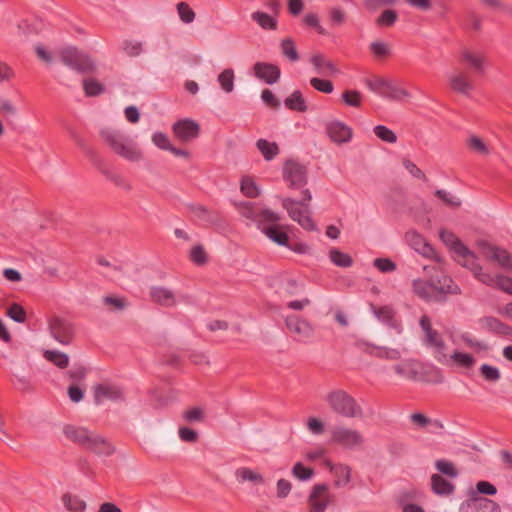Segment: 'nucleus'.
I'll list each match as a JSON object with an SVG mask.
<instances>
[{"label": "nucleus", "mask_w": 512, "mask_h": 512, "mask_svg": "<svg viewBox=\"0 0 512 512\" xmlns=\"http://www.w3.org/2000/svg\"><path fill=\"white\" fill-rule=\"evenodd\" d=\"M283 178L292 189H300L307 184V169L302 164L289 160L283 168Z\"/></svg>", "instance_id": "13"}, {"label": "nucleus", "mask_w": 512, "mask_h": 512, "mask_svg": "<svg viewBox=\"0 0 512 512\" xmlns=\"http://www.w3.org/2000/svg\"><path fill=\"white\" fill-rule=\"evenodd\" d=\"M374 134L383 142L386 143H396L397 135L388 127L384 125H377L373 129Z\"/></svg>", "instance_id": "47"}, {"label": "nucleus", "mask_w": 512, "mask_h": 512, "mask_svg": "<svg viewBox=\"0 0 512 512\" xmlns=\"http://www.w3.org/2000/svg\"><path fill=\"white\" fill-rule=\"evenodd\" d=\"M397 20V13L394 10H385L377 19L380 26H392Z\"/></svg>", "instance_id": "62"}, {"label": "nucleus", "mask_w": 512, "mask_h": 512, "mask_svg": "<svg viewBox=\"0 0 512 512\" xmlns=\"http://www.w3.org/2000/svg\"><path fill=\"white\" fill-rule=\"evenodd\" d=\"M291 473L300 481H308L314 476V470L312 468L305 467L301 462L294 464Z\"/></svg>", "instance_id": "45"}, {"label": "nucleus", "mask_w": 512, "mask_h": 512, "mask_svg": "<svg viewBox=\"0 0 512 512\" xmlns=\"http://www.w3.org/2000/svg\"><path fill=\"white\" fill-rule=\"evenodd\" d=\"M238 212L246 219L255 222L258 228L265 224L263 214L270 209H260L255 203L240 202L235 204Z\"/></svg>", "instance_id": "24"}, {"label": "nucleus", "mask_w": 512, "mask_h": 512, "mask_svg": "<svg viewBox=\"0 0 512 512\" xmlns=\"http://www.w3.org/2000/svg\"><path fill=\"white\" fill-rule=\"evenodd\" d=\"M263 217L265 224L259 227L262 233L277 245L288 247L287 229L289 226L279 224L281 217L273 211H266Z\"/></svg>", "instance_id": "7"}, {"label": "nucleus", "mask_w": 512, "mask_h": 512, "mask_svg": "<svg viewBox=\"0 0 512 512\" xmlns=\"http://www.w3.org/2000/svg\"><path fill=\"white\" fill-rule=\"evenodd\" d=\"M435 467L440 473H442L450 478H457L459 475V472L456 469V467L454 466V464L448 460H445V459L437 460L435 462Z\"/></svg>", "instance_id": "46"}, {"label": "nucleus", "mask_w": 512, "mask_h": 512, "mask_svg": "<svg viewBox=\"0 0 512 512\" xmlns=\"http://www.w3.org/2000/svg\"><path fill=\"white\" fill-rule=\"evenodd\" d=\"M123 52L130 57L139 56L143 51V45L139 41L126 40L122 43Z\"/></svg>", "instance_id": "49"}, {"label": "nucleus", "mask_w": 512, "mask_h": 512, "mask_svg": "<svg viewBox=\"0 0 512 512\" xmlns=\"http://www.w3.org/2000/svg\"><path fill=\"white\" fill-rule=\"evenodd\" d=\"M331 439L333 442L348 449L359 448L364 443V437L359 431L346 426L334 427L331 431Z\"/></svg>", "instance_id": "10"}, {"label": "nucleus", "mask_w": 512, "mask_h": 512, "mask_svg": "<svg viewBox=\"0 0 512 512\" xmlns=\"http://www.w3.org/2000/svg\"><path fill=\"white\" fill-rule=\"evenodd\" d=\"M459 512H501V506L494 500L472 491L470 497L460 504Z\"/></svg>", "instance_id": "11"}, {"label": "nucleus", "mask_w": 512, "mask_h": 512, "mask_svg": "<svg viewBox=\"0 0 512 512\" xmlns=\"http://www.w3.org/2000/svg\"><path fill=\"white\" fill-rule=\"evenodd\" d=\"M431 490L438 496H450L455 491V485L439 474L431 476Z\"/></svg>", "instance_id": "31"}, {"label": "nucleus", "mask_w": 512, "mask_h": 512, "mask_svg": "<svg viewBox=\"0 0 512 512\" xmlns=\"http://www.w3.org/2000/svg\"><path fill=\"white\" fill-rule=\"evenodd\" d=\"M285 106L293 111L306 112L308 107L302 93L298 90L294 91L284 101Z\"/></svg>", "instance_id": "35"}, {"label": "nucleus", "mask_w": 512, "mask_h": 512, "mask_svg": "<svg viewBox=\"0 0 512 512\" xmlns=\"http://www.w3.org/2000/svg\"><path fill=\"white\" fill-rule=\"evenodd\" d=\"M234 77V71L230 68L219 74L218 83L224 92L231 93L234 90Z\"/></svg>", "instance_id": "41"}, {"label": "nucleus", "mask_w": 512, "mask_h": 512, "mask_svg": "<svg viewBox=\"0 0 512 512\" xmlns=\"http://www.w3.org/2000/svg\"><path fill=\"white\" fill-rule=\"evenodd\" d=\"M325 402L332 412L342 417L361 418L363 416V410L356 399L344 390L336 389L328 392Z\"/></svg>", "instance_id": "5"}, {"label": "nucleus", "mask_w": 512, "mask_h": 512, "mask_svg": "<svg viewBox=\"0 0 512 512\" xmlns=\"http://www.w3.org/2000/svg\"><path fill=\"white\" fill-rule=\"evenodd\" d=\"M190 258L197 265H202L207 261L206 253L201 245H196L191 249Z\"/></svg>", "instance_id": "64"}, {"label": "nucleus", "mask_w": 512, "mask_h": 512, "mask_svg": "<svg viewBox=\"0 0 512 512\" xmlns=\"http://www.w3.org/2000/svg\"><path fill=\"white\" fill-rule=\"evenodd\" d=\"M285 324L289 332L295 334V339L302 343H309L314 337V328L310 322L296 315L287 316Z\"/></svg>", "instance_id": "12"}, {"label": "nucleus", "mask_w": 512, "mask_h": 512, "mask_svg": "<svg viewBox=\"0 0 512 512\" xmlns=\"http://www.w3.org/2000/svg\"><path fill=\"white\" fill-rule=\"evenodd\" d=\"M307 430L312 435H322L325 432V425L322 420L317 417H309L306 421Z\"/></svg>", "instance_id": "58"}, {"label": "nucleus", "mask_w": 512, "mask_h": 512, "mask_svg": "<svg viewBox=\"0 0 512 512\" xmlns=\"http://www.w3.org/2000/svg\"><path fill=\"white\" fill-rule=\"evenodd\" d=\"M100 136L112 152L119 157L130 162H139L143 159L142 150L121 131L106 128L101 130Z\"/></svg>", "instance_id": "3"}, {"label": "nucleus", "mask_w": 512, "mask_h": 512, "mask_svg": "<svg viewBox=\"0 0 512 512\" xmlns=\"http://www.w3.org/2000/svg\"><path fill=\"white\" fill-rule=\"evenodd\" d=\"M365 84L371 92L382 97L386 87H388V80L382 77H375L373 79H366Z\"/></svg>", "instance_id": "44"}, {"label": "nucleus", "mask_w": 512, "mask_h": 512, "mask_svg": "<svg viewBox=\"0 0 512 512\" xmlns=\"http://www.w3.org/2000/svg\"><path fill=\"white\" fill-rule=\"evenodd\" d=\"M370 51L377 58H384L390 55V45L384 41H374L369 45Z\"/></svg>", "instance_id": "48"}, {"label": "nucleus", "mask_w": 512, "mask_h": 512, "mask_svg": "<svg viewBox=\"0 0 512 512\" xmlns=\"http://www.w3.org/2000/svg\"><path fill=\"white\" fill-rule=\"evenodd\" d=\"M326 132L329 138L336 144L348 143L353 137L351 127L339 120L328 122L326 125Z\"/></svg>", "instance_id": "21"}, {"label": "nucleus", "mask_w": 512, "mask_h": 512, "mask_svg": "<svg viewBox=\"0 0 512 512\" xmlns=\"http://www.w3.org/2000/svg\"><path fill=\"white\" fill-rule=\"evenodd\" d=\"M235 478L238 483L242 484L245 482H251L254 485H264V476L256 470L249 467H239L235 471Z\"/></svg>", "instance_id": "29"}, {"label": "nucleus", "mask_w": 512, "mask_h": 512, "mask_svg": "<svg viewBox=\"0 0 512 512\" xmlns=\"http://www.w3.org/2000/svg\"><path fill=\"white\" fill-rule=\"evenodd\" d=\"M405 239L409 246L425 258L433 259L440 263L442 258L437 254L431 244H429L418 232L410 230L406 233Z\"/></svg>", "instance_id": "16"}, {"label": "nucleus", "mask_w": 512, "mask_h": 512, "mask_svg": "<svg viewBox=\"0 0 512 512\" xmlns=\"http://www.w3.org/2000/svg\"><path fill=\"white\" fill-rule=\"evenodd\" d=\"M477 245L481 255L485 259L497 263L504 269H512L511 256L505 249L491 245L485 241H479Z\"/></svg>", "instance_id": "14"}, {"label": "nucleus", "mask_w": 512, "mask_h": 512, "mask_svg": "<svg viewBox=\"0 0 512 512\" xmlns=\"http://www.w3.org/2000/svg\"><path fill=\"white\" fill-rule=\"evenodd\" d=\"M374 315L383 323L393 327L397 333L402 332L401 324L394 318V310L390 306L373 307Z\"/></svg>", "instance_id": "30"}, {"label": "nucleus", "mask_w": 512, "mask_h": 512, "mask_svg": "<svg viewBox=\"0 0 512 512\" xmlns=\"http://www.w3.org/2000/svg\"><path fill=\"white\" fill-rule=\"evenodd\" d=\"M240 190L245 196L249 198H256L260 195L259 187L250 176L242 177L240 182Z\"/></svg>", "instance_id": "38"}, {"label": "nucleus", "mask_w": 512, "mask_h": 512, "mask_svg": "<svg viewBox=\"0 0 512 512\" xmlns=\"http://www.w3.org/2000/svg\"><path fill=\"white\" fill-rule=\"evenodd\" d=\"M7 315L17 323H24L26 320V312L19 304H13L9 307Z\"/></svg>", "instance_id": "59"}, {"label": "nucleus", "mask_w": 512, "mask_h": 512, "mask_svg": "<svg viewBox=\"0 0 512 512\" xmlns=\"http://www.w3.org/2000/svg\"><path fill=\"white\" fill-rule=\"evenodd\" d=\"M484 325L492 332L504 334V335H510L512 334V328L501 321H499L497 318L494 317H486L483 319Z\"/></svg>", "instance_id": "39"}, {"label": "nucleus", "mask_w": 512, "mask_h": 512, "mask_svg": "<svg viewBox=\"0 0 512 512\" xmlns=\"http://www.w3.org/2000/svg\"><path fill=\"white\" fill-rule=\"evenodd\" d=\"M83 89L87 97L98 96L104 92L103 84L93 78L83 80Z\"/></svg>", "instance_id": "43"}, {"label": "nucleus", "mask_w": 512, "mask_h": 512, "mask_svg": "<svg viewBox=\"0 0 512 512\" xmlns=\"http://www.w3.org/2000/svg\"><path fill=\"white\" fill-rule=\"evenodd\" d=\"M251 19L264 30H276L278 27L277 16L263 11H255L251 14Z\"/></svg>", "instance_id": "32"}, {"label": "nucleus", "mask_w": 512, "mask_h": 512, "mask_svg": "<svg viewBox=\"0 0 512 512\" xmlns=\"http://www.w3.org/2000/svg\"><path fill=\"white\" fill-rule=\"evenodd\" d=\"M333 472L336 477L335 486L343 487L350 482L351 470L348 466L338 465L333 468Z\"/></svg>", "instance_id": "42"}, {"label": "nucleus", "mask_w": 512, "mask_h": 512, "mask_svg": "<svg viewBox=\"0 0 512 512\" xmlns=\"http://www.w3.org/2000/svg\"><path fill=\"white\" fill-rule=\"evenodd\" d=\"M374 266L383 273L393 272L396 269V264L388 258H376Z\"/></svg>", "instance_id": "63"}, {"label": "nucleus", "mask_w": 512, "mask_h": 512, "mask_svg": "<svg viewBox=\"0 0 512 512\" xmlns=\"http://www.w3.org/2000/svg\"><path fill=\"white\" fill-rule=\"evenodd\" d=\"M310 85L317 91L330 94L334 90L333 83L330 80L320 79L317 77L310 79Z\"/></svg>", "instance_id": "54"}, {"label": "nucleus", "mask_w": 512, "mask_h": 512, "mask_svg": "<svg viewBox=\"0 0 512 512\" xmlns=\"http://www.w3.org/2000/svg\"><path fill=\"white\" fill-rule=\"evenodd\" d=\"M310 62L313 65L316 73L323 76H332L339 73L336 65L322 54H314L310 58Z\"/></svg>", "instance_id": "27"}, {"label": "nucleus", "mask_w": 512, "mask_h": 512, "mask_svg": "<svg viewBox=\"0 0 512 512\" xmlns=\"http://www.w3.org/2000/svg\"><path fill=\"white\" fill-rule=\"evenodd\" d=\"M302 198L296 200L291 197H285L281 200L282 207L286 210L288 216L297 222L307 231H316L317 225L312 218L311 200L312 194L309 189H303Z\"/></svg>", "instance_id": "4"}, {"label": "nucleus", "mask_w": 512, "mask_h": 512, "mask_svg": "<svg viewBox=\"0 0 512 512\" xmlns=\"http://www.w3.org/2000/svg\"><path fill=\"white\" fill-rule=\"evenodd\" d=\"M412 291L424 301L441 302L448 294H459L460 288L448 275H432L431 280L415 279L412 282Z\"/></svg>", "instance_id": "2"}, {"label": "nucleus", "mask_w": 512, "mask_h": 512, "mask_svg": "<svg viewBox=\"0 0 512 512\" xmlns=\"http://www.w3.org/2000/svg\"><path fill=\"white\" fill-rule=\"evenodd\" d=\"M49 330L51 336L62 345L71 343L74 329L71 323L59 317H53L49 320Z\"/></svg>", "instance_id": "17"}, {"label": "nucleus", "mask_w": 512, "mask_h": 512, "mask_svg": "<svg viewBox=\"0 0 512 512\" xmlns=\"http://www.w3.org/2000/svg\"><path fill=\"white\" fill-rule=\"evenodd\" d=\"M335 495L330 492L328 485L315 484L307 498L308 512H325L327 507L334 504Z\"/></svg>", "instance_id": "9"}, {"label": "nucleus", "mask_w": 512, "mask_h": 512, "mask_svg": "<svg viewBox=\"0 0 512 512\" xmlns=\"http://www.w3.org/2000/svg\"><path fill=\"white\" fill-rule=\"evenodd\" d=\"M436 196L439 197L446 205L457 208L460 206L461 201L454 195H452L450 192H447L445 190H437L435 192Z\"/></svg>", "instance_id": "61"}, {"label": "nucleus", "mask_w": 512, "mask_h": 512, "mask_svg": "<svg viewBox=\"0 0 512 512\" xmlns=\"http://www.w3.org/2000/svg\"><path fill=\"white\" fill-rule=\"evenodd\" d=\"M450 359L453 360L458 366L464 368H471L475 364L474 357L463 352H454L450 355Z\"/></svg>", "instance_id": "50"}, {"label": "nucleus", "mask_w": 512, "mask_h": 512, "mask_svg": "<svg viewBox=\"0 0 512 512\" xmlns=\"http://www.w3.org/2000/svg\"><path fill=\"white\" fill-rule=\"evenodd\" d=\"M152 143L159 149L169 151L173 146L169 137L160 131L154 132L151 137Z\"/></svg>", "instance_id": "51"}, {"label": "nucleus", "mask_w": 512, "mask_h": 512, "mask_svg": "<svg viewBox=\"0 0 512 512\" xmlns=\"http://www.w3.org/2000/svg\"><path fill=\"white\" fill-rule=\"evenodd\" d=\"M177 12L183 23L189 24L195 19V12L186 2H180L177 4Z\"/></svg>", "instance_id": "52"}, {"label": "nucleus", "mask_w": 512, "mask_h": 512, "mask_svg": "<svg viewBox=\"0 0 512 512\" xmlns=\"http://www.w3.org/2000/svg\"><path fill=\"white\" fill-rule=\"evenodd\" d=\"M60 59L64 65L79 72L88 73L96 70V64L86 53L76 47H66L60 51Z\"/></svg>", "instance_id": "8"}, {"label": "nucleus", "mask_w": 512, "mask_h": 512, "mask_svg": "<svg viewBox=\"0 0 512 512\" xmlns=\"http://www.w3.org/2000/svg\"><path fill=\"white\" fill-rule=\"evenodd\" d=\"M420 327L424 332L423 343L432 351L434 358L440 363H447V345L443 336L431 326V320L427 315H423L419 321Z\"/></svg>", "instance_id": "6"}, {"label": "nucleus", "mask_w": 512, "mask_h": 512, "mask_svg": "<svg viewBox=\"0 0 512 512\" xmlns=\"http://www.w3.org/2000/svg\"><path fill=\"white\" fill-rule=\"evenodd\" d=\"M459 63L467 66L477 74H484L487 68V58L481 51L463 48L459 52Z\"/></svg>", "instance_id": "15"}, {"label": "nucleus", "mask_w": 512, "mask_h": 512, "mask_svg": "<svg viewBox=\"0 0 512 512\" xmlns=\"http://www.w3.org/2000/svg\"><path fill=\"white\" fill-rule=\"evenodd\" d=\"M256 147L266 161H271L279 153L278 145L275 142H269L266 139L257 140Z\"/></svg>", "instance_id": "36"}, {"label": "nucleus", "mask_w": 512, "mask_h": 512, "mask_svg": "<svg viewBox=\"0 0 512 512\" xmlns=\"http://www.w3.org/2000/svg\"><path fill=\"white\" fill-rule=\"evenodd\" d=\"M90 432L91 431L85 427L75 426L71 424H67L63 427V433L65 437L69 441L82 447L85 446Z\"/></svg>", "instance_id": "28"}, {"label": "nucleus", "mask_w": 512, "mask_h": 512, "mask_svg": "<svg viewBox=\"0 0 512 512\" xmlns=\"http://www.w3.org/2000/svg\"><path fill=\"white\" fill-rule=\"evenodd\" d=\"M329 258L335 264L339 267H350L353 264V260L347 253H344L336 248H333L329 252Z\"/></svg>", "instance_id": "40"}, {"label": "nucleus", "mask_w": 512, "mask_h": 512, "mask_svg": "<svg viewBox=\"0 0 512 512\" xmlns=\"http://www.w3.org/2000/svg\"><path fill=\"white\" fill-rule=\"evenodd\" d=\"M43 356L60 369H64L69 365V356L66 353L57 350H45Z\"/></svg>", "instance_id": "37"}, {"label": "nucleus", "mask_w": 512, "mask_h": 512, "mask_svg": "<svg viewBox=\"0 0 512 512\" xmlns=\"http://www.w3.org/2000/svg\"><path fill=\"white\" fill-rule=\"evenodd\" d=\"M94 398L97 404L105 401H118L124 398L123 390L113 384H99L94 387Z\"/></svg>", "instance_id": "23"}, {"label": "nucleus", "mask_w": 512, "mask_h": 512, "mask_svg": "<svg viewBox=\"0 0 512 512\" xmlns=\"http://www.w3.org/2000/svg\"><path fill=\"white\" fill-rule=\"evenodd\" d=\"M344 103L352 107H360L362 96L357 90H346L342 93Z\"/></svg>", "instance_id": "57"}, {"label": "nucleus", "mask_w": 512, "mask_h": 512, "mask_svg": "<svg viewBox=\"0 0 512 512\" xmlns=\"http://www.w3.org/2000/svg\"><path fill=\"white\" fill-rule=\"evenodd\" d=\"M480 2L488 8L495 11L504 12L512 15V7L506 5L502 0H480Z\"/></svg>", "instance_id": "60"}, {"label": "nucleus", "mask_w": 512, "mask_h": 512, "mask_svg": "<svg viewBox=\"0 0 512 512\" xmlns=\"http://www.w3.org/2000/svg\"><path fill=\"white\" fill-rule=\"evenodd\" d=\"M174 136L182 142H190L199 135L200 127L194 120L185 118L175 122L172 126Z\"/></svg>", "instance_id": "18"}, {"label": "nucleus", "mask_w": 512, "mask_h": 512, "mask_svg": "<svg viewBox=\"0 0 512 512\" xmlns=\"http://www.w3.org/2000/svg\"><path fill=\"white\" fill-rule=\"evenodd\" d=\"M254 73L258 79L269 85L276 83L280 78V69L270 63L257 62L254 65Z\"/></svg>", "instance_id": "25"}, {"label": "nucleus", "mask_w": 512, "mask_h": 512, "mask_svg": "<svg viewBox=\"0 0 512 512\" xmlns=\"http://www.w3.org/2000/svg\"><path fill=\"white\" fill-rule=\"evenodd\" d=\"M355 346L358 349H360L374 357H378V358H382V359H386V360H397L401 357V353L397 349L389 348V347H378V346L370 344L367 341L362 340V339H358L355 342Z\"/></svg>", "instance_id": "22"}, {"label": "nucleus", "mask_w": 512, "mask_h": 512, "mask_svg": "<svg viewBox=\"0 0 512 512\" xmlns=\"http://www.w3.org/2000/svg\"><path fill=\"white\" fill-rule=\"evenodd\" d=\"M103 303L109 307L111 311H121L126 308L127 302L123 297L105 296Z\"/></svg>", "instance_id": "55"}, {"label": "nucleus", "mask_w": 512, "mask_h": 512, "mask_svg": "<svg viewBox=\"0 0 512 512\" xmlns=\"http://www.w3.org/2000/svg\"><path fill=\"white\" fill-rule=\"evenodd\" d=\"M64 507L70 512H85L86 502L78 495L66 492L61 497Z\"/></svg>", "instance_id": "33"}, {"label": "nucleus", "mask_w": 512, "mask_h": 512, "mask_svg": "<svg viewBox=\"0 0 512 512\" xmlns=\"http://www.w3.org/2000/svg\"><path fill=\"white\" fill-rule=\"evenodd\" d=\"M482 377L488 382H496L500 379V371L497 367L483 364L480 367Z\"/></svg>", "instance_id": "56"}, {"label": "nucleus", "mask_w": 512, "mask_h": 512, "mask_svg": "<svg viewBox=\"0 0 512 512\" xmlns=\"http://www.w3.org/2000/svg\"><path fill=\"white\" fill-rule=\"evenodd\" d=\"M84 448L100 456H111L115 452L114 445L107 438L93 431L90 432Z\"/></svg>", "instance_id": "20"}, {"label": "nucleus", "mask_w": 512, "mask_h": 512, "mask_svg": "<svg viewBox=\"0 0 512 512\" xmlns=\"http://www.w3.org/2000/svg\"><path fill=\"white\" fill-rule=\"evenodd\" d=\"M467 148L481 156H488L491 153L489 145L478 135L471 134L466 139Z\"/></svg>", "instance_id": "34"}, {"label": "nucleus", "mask_w": 512, "mask_h": 512, "mask_svg": "<svg viewBox=\"0 0 512 512\" xmlns=\"http://www.w3.org/2000/svg\"><path fill=\"white\" fill-rule=\"evenodd\" d=\"M448 82L450 88L463 96L470 97L473 90L474 84L470 76L464 71H454L449 74Z\"/></svg>", "instance_id": "19"}, {"label": "nucleus", "mask_w": 512, "mask_h": 512, "mask_svg": "<svg viewBox=\"0 0 512 512\" xmlns=\"http://www.w3.org/2000/svg\"><path fill=\"white\" fill-rule=\"evenodd\" d=\"M439 237L449 250L459 258L461 264L473 273L478 281L490 287H497L512 295V279L502 275L493 276L490 273L484 272L477 261L475 253L464 245L452 231L441 229Z\"/></svg>", "instance_id": "1"}, {"label": "nucleus", "mask_w": 512, "mask_h": 512, "mask_svg": "<svg viewBox=\"0 0 512 512\" xmlns=\"http://www.w3.org/2000/svg\"><path fill=\"white\" fill-rule=\"evenodd\" d=\"M153 302L164 306L173 307L177 304V295L171 289L163 286H153L150 290Z\"/></svg>", "instance_id": "26"}, {"label": "nucleus", "mask_w": 512, "mask_h": 512, "mask_svg": "<svg viewBox=\"0 0 512 512\" xmlns=\"http://www.w3.org/2000/svg\"><path fill=\"white\" fill-rule=\"evenodd\" d=\"M281 50L284 56L290 61L295 62L299 59L294 42L291 39H284L281 42Z\"/></svg>", "instance_id": "53"}]
</instances>
